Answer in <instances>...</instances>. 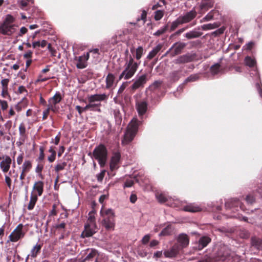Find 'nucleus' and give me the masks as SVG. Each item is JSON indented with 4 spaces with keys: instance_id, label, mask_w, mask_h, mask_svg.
I'll return each instance as SVG.
<instances>
[{
    "instance_id": "nucleus-1",
    "label": "nucleus",
    "mask_w": 262,
    "mask_h": 262,
    "mask_svg": "<svg viewBox=\"0 0 262 262\" xmlns=\"http://www.w3.org/2000/svg\"><path fill=\"white\" fill-rule=\"evenodd\" d=\"M140 62L135 61L133 57L130 55L127 56L124 65V70L119 76V80L124 79L128 80L134 76L140 65Z\"/></svg>"
},
{
    "instance_id": "nucleus-12",
    "label": "nucleus",
    "mask_w": 262,
    "mask_h": 262,
    "mask_svg": "<svg viewBox=\"0 0 262 262\" xmlns=\"http://www.w3.org/2000/svg\"><path fill=\"white\" fill-rule=\"evenodd\" d=\"M107 98V95L104 93L92 95L88 96L89 102L100 103L101 101L106 100Z\"/></svg>"
},
{
    "instance_id": "nucleus-40",
    "label": "nucleus",
    "mask_w": 262,
    "mask_h": 262,
    "mask_svg": "<svg viewBox=\"0 0 262 262\" xmlns=\"http://www.w3.org/2000/svg\"><path fill=\"white\" fill-rule=\"evenodd\" d=\"M32 167V164L30 161H25L22 166L23 172H26L30 170Z\"/></svg>"
},
{
    "instance_id": "nucleus-9",
    "label": "nucleus",
    "mask_w": 262,
    "mask_h": 262,
    "mask_svg": "<svg viewBox=\"0 0 262 262\" xmlns=\"http://www.w3.org/2000/svg\"><path fill=\"white\" fill-rule=\"evenodd\" d=\"M156 198L157 200L161 203H166L167 202V204L168 205H170L171 207H178V204L179 203V201L178 200H174L173 203L172 204H169L168 203V199L170 200L171 198H168L166 195L164 193H157L156 194Z\"/></svg>"
},
{
    "instance_id": "nucleus-4",
    "label": "nucleus",
    "mask_w": 262,
    "mask_h": 262,
    "mask_svg": "<svg viewBox=\"0 0 262 262\" xmlns=\"http://www.w3.org/2000/svg\"><path fill=\"white\" fill-rule=\"evenodd\" d=\"M94 158L97 160L101 167L105 166L107 159V151L103 145L96 147L93 152Z\"/></svg>"
},
{
    "instance_id": "nucleus-45",
    "label": "nucleus",
    "mask_w": 262,
    "mask_h": 262,
    "mask_svg": "<svg viewBox=\"0 0 262 262\" xmlns=\"http://www.w3.org/2000/svg\"><path fill=\"white\" fill-rule=\"evenodd\" d=\"M66 165L67 163L64 162L57 164L55 167V170L56 172H58L61 170H63Z\"/></svg>"
},
{
    "instance_id": "nucleus-49",
    "label": "nucleus",
    "mask_w": 262,
    "mask_h": 262,
    "mask_svg": "<svg viewBox=\"0 0 262 262\" xmlns=\"http://www.w3.org/2000/svg\"><path fill=\"white\" fill-rule=\"evenodd\" d=\"M0 107L2 111H5L8 108V102L6 100L0 99Z\"/></svg>"
},
{
    "instance_id": "nucleus-5",
    "label": "nucleus",
    "mask_w": 262,
    "mask_h": 262,
    "mask_svg": "<svg viewBox=\"0 0 262 262\" xmlns=\"http://www.w3.org/2000/svg\"><path fill=\"white\" fill-rule=\"evenodd\" d=\"M89 59V53H84L79 56H74L73 61L78 69H83L88 66L87 61Z\"/></svg>"
},
{
    "instance_id": "nucleus-21",
    "label": "nucleus",
    "mask_w": 262,
    "mask_h": 262,
    "mask_svg": "<svg viewBox=\"0 0 262 262\" xmlns=\"http://www.w3.org/2000/svg\"><path fill=\"white\" fill-rule=\"evenodd\" d=\"M214 2L213 0H202L200 5V9L201 11L208 10L213 6Z\"/></svg>"
},
{
    "instance_id": "nucleus-43",
    "label": "nucleus",
    "mask_w": 262,
    "mask_h": 262,
    "mask_svg": "<svg viewBox=\"0 0 262 262\" xmlns=\"http://www.w3.org/2000/svg\"><path fill=\"white\" fill-rule=\"evenodd\" d=\"M220 65L218 63L215 64L211 67V72L212 74H217L220 71Z\"/></svg>"
},
{
    "instance_id": "nucleus-52",
    "label": "nucleus",
    "mask_w": 262,
    "mask_h": 262,
    "mask_svg": "<svg viewBox=\"0 0 262 262\" xmlns=\"http://www.w3.org/2000/svg\"><path fill=\"white\" fill-rule=\"evenodd\" d=\"M50 78V77H43L41 74H39L38 76V78L36 80L35 82L38 83V82H41L46 81L48 80H49Z\"/></svg>"
},
{
    "instance_id": "nucleus-24",
    "label": "nucleus",
    "mask_w": 262,
    "mask_h": 262,
    "mask_svg": "<svg viewBox=\"0 0 262 262\" xmlns=\"http://www.w3.org/2000/svg\"><path fill=\"white\" fill-rule=\"evenodd\" d=\"M102 224L107 230H113L115 226L114 219L104 218Z\"/></svg>"
},
{
    "instance_id": "nucleus-2",
    "label": "nucleus",
    "mask_w": 262,
    "mask_h": 262,
    "mask_svg": "<svg viewBox=\"0 0 262 262\" xmlns=\"http://www.w3.org/2000/svg\"><path fill=\"white\" fill-rule=\"evenodd\" d=\"M15 18L10 14L6 15L3 22L0 25V33L7 36H12L17 30V25L14 24Z\"/></svg>"
},
{
    "instance_id": "nucleus-15",
    "label": "nucleus",
    "mask_w": 262,
    "mask_h": 262,
    "mask_svg": "<svg viewBox=\"0 0 262 262\" xmlns=\"http://www.w3.org/2000/svg\"><path fill=\"white\" fill-rule=\"evenodd\" d=\"M117 83L115 81L114 75L112 73H108L105 78V89H114L116 86Z\"/></svg>"
},
{
    "instance_id": "nucleus-18",
    "label": "nucleus",
    "mask_w": 262,
    "mask_h": 262,
    "mask_svg": "<svg viewBox=\"0 0 262 262\" xmlns=\"http://www.w3.org/2000/svg\"><path fill=\"white\" fill-rule=\"evenodd\" d=\"M11 164V158L6 156L3 157V160L1 162L0 167L4 172H6L8 171L10 169V165Z\"/></svg>"
},
{
    "instance_id": "nucleus-16",
    "label": "nucleus",
    "mask_w": 262,
    "mask_h": 262,
    "mask_svg": "<svg viewBox=\"0 0 262 262\" xmlns=\"http://www.w3.org/2000/svg\"><path fill=\"white\" fill-rule=\"evenodd\" d=\"M136 109L139 116H142L147 111V103L145 101H139L136 102Z\"/></svg>"
},
{
    "instance_id": "nucleus-35",
    "label": "nucleus",
    "mask_w": 262,
    "mask_h": 262,
    "mask_svg": "<svg viewBox=\"0 0 262 262\" xmlns=\"http://www.w3.org/2000/svg\"><path fill=\"white\" fill-rule=\"evenodd\" d=\"M172 231V229L171 226L168 225L166 227H165L164 229H163V230L159 234V236L168 235L171 234Z\"/></svg>"
},
{
    "instance_id": "nucleus-44",
    "label": "nucleus",
    "mask_w": 262,
    "mask_h": 262,
    "mask_svg": "<svg viewBox=\"0 0 262 262\" xmlns=\"http://www.w3.org/2000/svg\"><path fill=\"white\" fill-rule=\"evenodd\" d=\"M167 25L164 26L163 27L160 28L159 30H158L156 32H155L154 33V35L155 36H159L162 35V34H163L164 33H165L166 32V31L167 30Z\"/></svg>"
},
{
    "instance_id": "nucleus-25",
    "label": "nucleus",
    "mask_w": 262,
    "mask_h": 262,
    "mask_svg": "<svg viewBox=\"0 0 262 262\" xmlns=\"http://www.w3.org/2000/svg\"><path fill=\"white\" fill-rule=\"evenodd\" d=\"M183 209L185 211L195 212L201 211V208L196 204H189L185 206Z\"/></svg>"
},
{
    "instance_id": "nucleus-11",
    "label": "nucleus",
    "mask_w": 262,
    "mask_h": 262,
    "mask_svg": "<svg viewBox=\"0 0 262 262\" xmlns=\"http://www.w3.org/2000/svg\"><path fill=\"white\" fill-rule=\"evenodd\" d=\"M120 159V154L119 152H115L111 158L110 168L112 171L115 170L119 167V163Z\"/></svg>"
},
{
    "instance_id": "nucleus-55",
    "label": "nucleus",
    "mask_w": 262,
    "mask_h": 262,
    "mask_svg": "<svg viewBox=\"0 0 262 262\" xmlns=\"http://www.w3.org/2000/svg\"><path fill=\"white\" fill-rule=\"evenodd\" d=\"M105 170H102L99 173H98L97 175V180L98 181L101 182L102 181V180L104 178V174H105Z\"/></svg>"
},
{
    "instance_id": "nucleus-13",
    "label": "nucleus",
    "mask_w": 262,
    "mask_h": 262,
    "mask_svg": "<svg viewBox=\"0 0 262 262\" xmlns=\"http://www.w3.org/2000/svg\"><path fill=\"white\" fill-rule=\"evenodd\" d=\"M196 16V12L193 9L191 11L186 13L183 15H181L180 17L183 24H186L190 22Z\"/></svg>"
},
{
    "instance_id": "nucleus-38",
    "label": "nucleus",
    "mask_w": 262,
    "mask_h": 262,
    "mask_svg": "<svg viewBox=\"0 0 262 262\" xmlns=\"http://www.w3.org/2000/svg\"><path fill=\"white\" fill-rule=\"evenodd\" d=\"M89 104L91 105L90 111L100 112V109L99 108L100 105V103L89 102Z\"/></svg>"
},
{
    "instance_id": "nucleus-57",
    "label": "nucleus",
    "mask_w": 262,
    "mask_h": 262,
    "mask_svg": "<svg viewBox=\"0 0 262 262\" xmlns=\"http://www.w3.org/2000/svg\"><path fill=\"white\" fill-rule=\"evenodd\" d=\"M5 182L6 183L7 186L10 188L11 186V180L9 176H8L7 174L5 175Z\"/></svg>"
},
{
    "instance_id": "nucleus-30",
    "label": "nucleus",
    "mask_w": 262,
    "mask_h": 262,
    "mask_svg": "<svg viewBox=\"0 0 262 262\" xmlns=\"http://www.w3.org/2000/svg\"><path fill=\"white\" fill-rule=\"evenodd\" d=\"M217 12L215 10H212L210 11L201 20V23L205 21H208L212 20L213 18V16L215 13Z\"/></svg>"
},
{
    "instance_id": "nucleus-10",
    "label": "nucleus",
    "mask_w": 262,
    "mask_h": 262,
    "mask_svg": "<svg viewBox=\"0 0 262 262\" xmlns=\"http://www.w3.org/2000/svg\"><path fill=\"white\" fill-rule=\"evenodd\" d=\"M96 224H87L84 226V231L82 233V237H90L96 232Z\"/></svg>"
},
{
    "instance_id": "nucleus-34",
    "label": "nucleus",
    "mask_w": 262,
    "mask_h": 262,
    "mask_svg": "<svg viewBox=\"0 0 262 262\" xmlns=\"http://www.w3.org/2000/svg\"><path fill=\"white\" fill-rule=\"evenodd\" d=\"M219 27V25L216 23L205 24L201 26L202 29L204 30H209L214 29Z\"/></svg>"
},
{
    "instance_id": "nucleus-60",
    "label": "nucleus",
    "mask_w": 262,
    "mask_h": 262,
    "mask_svg": "<svg viewBox=\"0 0 262 262\" xmlns=\"http://www.w3.org/2000/svg\"><path fill=\"white\" fill-rule=\"evenodd\" d=\"M24 154L23 153L19 154L17 158L16 161L18 165H20L23 161Z\"/></svg>"
},
{
    "instance_id": "nucleus-62",
    "label": "nucleus",
    "mask_w": 262,
    "mask_h": 262,
    "mask_svg": "<svg viewBox=\"0 0 262 262\" xmlns=\"http://www.w3.org/2000/svg\"><path fill=\"white\" fill-rule=\"evenodd\" d=\"M150 237L149 234L145 235L142 239V243L144 244H147L149 242Z\"/></svg>"
},
{
    "instance_id": "nucleus-8",
    "label": "nucleus",
    "mask_w": 262,
    "mask_h": 262,
    "mask_svg": "<svg viewBox=\"0 0 262 262\" xmlns=\"http://www.w3.org/2000/svg\"><path fill=\"white\" fill-rule=\"evenodd\" d=\"M10 82L9 78H4L1 81V95L3 98L10 97L8 85Z\"/></svg>"
},
{
    "instance_id": "nucleus-22",
    "label": "nucleus",
    "mask_w": 262,
    "mask_h": 262,
    "mask_svg": "<svg viewBox=\"0 0 262 262\" xmlns=\"http://www.w3.org/2000/svg\"><path fill=\"white\" fill-rule=\"evenodd\" d=\"M211 239L208 236H203L201 237L196 243L198 245L196 247L198 250H202L204 247H206L207 245L210 242Z\"/></svg>"
},
{
    "instance_id": "nucleus-41",
    "label": "nucleus",
    "mask_w": 262,
    "mask_h": 262,
    "mask_svg": "<svg viewBox=\"0 0 262 262\" xmlns=\"http://www.w3.org/2000/svg\"><path fill=\"white\" fill-rule=\"evenodd\" d=\"M95 212L92 211L89 213L88 224H95Z\"/></svg>"
},
{
    "instance_id": "nucleus-6",
    "label": "nucleus",
    "mask_w": 262,
    "mask_h": 262,
    "mask_svg": "<svg viewBox=\"0 0 262 262\" xmlns=\"http://www.w3.org/2000/svg\"><path fill=\"white\" fill-rule=\"evenodd\" d=\"M24 225L19 224L14 230L9 235L10 241L12 242H17L19 239L22 238L25 235V232L23 230Z\"/></svg>"
},
{
    "instance_id": "nucleus-20",
    "label": "nucleus",
    "mask_w": 262,
    "mask_h": 262,
    "mask_svg": "<svg viewBox=\"0 0 262 262\" xmlns=\"http://www.w3.org/2000/svg\"><path fill=\"white\" fill-rule=\"evenodd\" d=\"M193 58L194 57L192 55L190 54H185L179 56L174 61V62L176 64L188 63L192 61Z\"/></svg>"
},
{
    "instance_id": "nucleus-53",
    "label": "nucleus",
    "mask_w": 262,
    "mask_h": 262,
    "mask_svg": "<svg viewBox=\"0 0 262 262\" xmlns=\"http://www.w3.org/2000/svg\"><path fill=\"white\" fill-rule=\"evenodd\" d=\"M127 84H128L127 82H123L118 90V94H121L123 92V91L125 90V89L126 88V86H127Z\"/></svg>"
},
{
    "instance_id": "nucleus-29",
    "label": "nucleus",
    "mask_w": 262,
    "mask_h": 262,
    "mask_svg": "<svg viewBox=\"0 0 262 262\" xmlns=\"http://www.w3.org/2000/svg\"><path fill=\"white\" fill-rule=\"evenodd\" d=\"M37 200V195L35 194H33L32 193L30 196V200L28 205L27 208L29 210H32Z\"/></svg>"
},
{
    "instance_id": "nucleus-47",
    "label": "nucleus",
    "mask_w": 262,
    "mask_h": 262,
    "mask_svg": "<svg viewBox=\"0 0 262 262\" xmlns=\"http://www.w3.org/2000/svg\"><path fill=\"white\" fill-rule=\"evenodd\" d=\"M164 13L163 11L158 10L155 12V19L156 20H160L163 16Z\"/></svg>"
},
{
    "instance_id": "nucleus-50",
    "label": "nucleus",
    "mask_w": 262,
    "mask_h": 262,
    "mask_svg": "<svg viewBox=\"0 0 262 262\" xmlns=\"http://www.w3.org/2000/svg\"><path fill=\"white\" fill-rule=\"evenodd\" d=\"M18 129H19V135L22 136V137H24L25 135V133H26V127L24 125V124L21 123L19 126V128H18Z\"/></svg>"
},
{
    "instance_id": "nucleus-17",
    "label": "nucleus",
    "mask_w": 262,
    "mask_h": 262,
    "mask_svg": "<svg viewBox=\"0 0 262 262\" xmlns=\"http://www.w3.org/2000/svg\"><path fill=\"white\" fill-rule=\"evenodd\" d=\"M185 45V43L183 42H177L174 43L169 49V51H171L172 56H174L180 54Z\"/></svg>"
},
{
    "instance_id": "nucleus-27",
    "label": "nucleus",
    "mask_w": 262,
    "mask_h": 262,
    "mask_svg": "<svg viewBox=\"0 0 262 262\" xmlns=\"http://www.w3.org/2000/svg\"><path fill=\"white\" fill-rule=\"evenodd\" d=\"M33 190L37 192L38 196H40L43 190V183L42 181L36 182L33 186Z\"/></svg>"
},
{
    "instance_id": "nucleus-7",
    "label": "nucleus",
    "mask_w": 262,
    "mask_h": 262,
    "mask_svg": "<svg viewBox=\"0 0 262 262\" xmlns=\"http://www.w3.org/2000/svg\"><path fill=\"white\" fill-rule=\"evenodd\" d=\"M62 100V97L59 92H57L54 96L48 100V106L49 108H51V111L56 112L58 110V107L56 106V104L59 103Z\"/></svg>"
},
{
    "instance_id": "nucleus-46",
    "label": "nucleus",
    "mask_w": 262,
    "mask_h": 262,
    "mask_svg": "<svg viewBox=\"0 0 262 262\" xmlns=\"http://www.w3.org/2000/svg\"><path fill=\"white\" fill-rule=\"evenodd\" d=\"M170 79L173 81L178 80L179 78V72L178 71H174L170 74Z\"/></svg>"
},
{
    "instance_id": "nucleus-63",
    "label": "nucleus",
    "mask_w": 262,
    "mask_h": 262,
    "mask_svg": "<svg viewBox=\"0 0 262 262\" xmlns=\"http://www.w3.org/2000/svg\"><path fill=\"white\" fill-rule=\"evenodd\" d=\"M60 141V137L57 135L54 139H52L51 143H54L55 145H58Z\"/></svg>"
},
{
    "instance_id": "nucleus-23",
    "label": "nucleus",
    "mask_w": 262,
    "mask_h": 262,
    "mask_svg": "<svg viewBox=\"0 0 262 262\" xmlns=\"http://www.w3.org/2000/svg\"><path fill=\"white\" fill-rule=\"evenodd\" d=\"M178 242L179 244L180 248H184L187 246L189 244V239L186 234H181L178 238Z\"/></svg>"
},
{
    "instance_id": "nucleus-14",
    "label": "nucleus",
    "mask_w": 262,
    "mask_h": 262,
    "mask_svg": "<svg viewBox=\"0 0 262 262\" xmlns=\"http://www.w3.org/2000/svg\"><path fill=\"white\" fill-rule=\"evenodd\" d=\"M146 81L147 76L146 74L140 76L134 81V83L132 85V89L135 90L140 87L143 86L144 84L146 82Z\"/></svg>"
},
{
    "instance_id": "nucleus-58",
    "label": "nucleus",
    "mask_w": 262,
    "mask_h": 262,
    "mask_svg": "<svg viewBox=\"0 0 262 262\" xmlns=\"http://www.w3.org/2000/svg\"><path fill=\"white\" fill-rule=\"evenodd\" d=\"M246 201L248 203L252 204L254 202L255 199L252 195L249 194L247 196Z\"/></svg>"
},
{
    "instance_id": "nucleus-31",
    "label": "nucleus",
    "mask_w": 262,
    "mask_h": 262,
    "mask_svg": "<svg viewBox=\"0 0 262 262\" xmlns=\"http://www.w3.org/2000/svg\"><path fill=\"white\" fill-rule=\"evenodd\" d=\"M100 213L104 218L114 219L115 216L114 212L112 209H108L104 212L101 211Z\"/></svg>"
},
{
    "instance_id": "nucleus-56",
    "label": "nucleus",
    "mask_w": 262,
    "mask_h": 262,
    "mask_svg": "<svg viewBox=\"0 0 262 262\" xmlns=\"http://www.w3.org/2000/svg\"><path fill=\"white\" fill-rule=\"evenodd\" d=\"M146 15H147V12L143 10L142 11V13L141 15V18L140 19L138 18L137 20L138 21L141 20H143L144 22L146 21Z\"/></svg>"
},
{
    "instance_id": "nucleus-59",
    "label": "nucleus",
    "mask_w": 262,
    "mask_h": 262,
    "mask_svg": "<svg viewBox=\"0 0 262 262\" xmlns=\"http://www.w3.org/2000/svg\"><path fill=\"white\" fill-rule=\"evenodd\" d=\"M32 54V51H31V50H28L27 52H26V53L24 54V57L25 58L31 59Z\"/></svg>"
},
{
    "instance_id": "nucleus-32",
    "label": "nucleus",
    "mask_w": 262,
    "mask_h": 262,
    "mask_svg": "<svg viewBox=\"0 0 262 262\" xmlns=\"http://www.w3.org/2000/svg\"><path fill=\"white\" fill-rule=\"evenodd\" d=\"M87 53H89V57L91 55L93 61H96L99 57V49L97 48L89 50Z\"/></svg>"
},
{
    "instance_id": "nucleus-26",
    "label": "nucleus",
    "mask_w": 262,
    "mask_h": 262,
    "mask_svg": "<svg viewBox=\"0 0 262 262\" xmlns=\"http://www.w3.org/2000/svg\"><path fill=\"white\" fill-rule=\"evenodd\" d=\"M162 47V45L160 43L157 45L154 48H153V49L150 52H149V53L147 56V59H148V60L152 59L161 50Z\"/></svg>"
},
{
    "instance_id": "nucleus-42",
    "label": "nucleus",
    "mask_w": 262,
    "mask_h": 262,
    "mask_svg": "<svg viewBox=\"0 0 262 262\" xmlns=\"http://www.w3.org/2000/svg\"><path fill=\"white\" fill-rule=\"evenodd\" d=\"M199 78V76L198 74H192L190 76H189L188 77H187L185 80V82L187 83L188 82H193L196 80H197Z\"/></svg>"
},
{
    "instance_id": "nucleus-48",
    "label": "nucleus",
    "mask_w": 262,
    "mask_h": 262,
    "mask_svg": "<svg viewBox=\"0 0 262 262\" xmlns=\"http://www.w3.org/2000/svg\"><path fill=\"white\" fill-rule=\"evenodd\" d=\"M28 30V29L25 27H21L19 29L18 33H17V37H19L23 36L24 34L27 33Z\"/></svg>"
},
{
    "instance_id": "nucleus-54",
    "label": "nucleus",
    "mask_w": 262,
    "mask_h": 262,
    "mask_svg": "<svg viewBox=\"0 0 262 262\" xmlns=\"http://www.w3.org/2000/svg\"><path fill=\"white\" fill-rule=\"evenodd\" d=\"M44 148L43 146H40L39 147V156L38 157V159L41 161L44 159Z\"/></svg>"
},
{
    "instance_id": "nucleus-28",
    "label": "nucleus",
    "mask_w": 262,
    "mask_h": 262,
    "mask_svg": "<svg viewBox=\"0 0 262 262\" xmlns=\"http://www.w3.org/2000/svg\"><path fill=\"white\" fill-rule=\"evenodd\" d=\"M202 33L196 30H193L190 31L185 34V36L187 39H192L197 38L202 35Z\"/></svg>"
},
{
    "instance_id": "nucleus-39",
    "label": "nucleus",
    "mask_w": 262,
    "mask_h": 262,
    "mask_svg": "<svg viewBox=\"0 0 262 262\" xmlns=\"http://www.w3.org/2000/svg\"><path fill=\"white\" fill-rule=\"evenodd\" d=\"M143 54V49L142 47L139 46L138 47L136 50V59L137 60H140L142 57V56Z\"/></svg>"
},
{
    "instance_id": "nucleus-37",
    "label": "nucleus",
    "mask_w": 262,
    "mask_h": 262,
    "mask_svg": "<svg viewBox=\"0 0 262 262\" xmlns=\"http://www.w3.org/2000/svg\"><path fill=\"white\" fill-rule=\"evenodd\" d=\"M245 62L246 64L250 67H253L256 63L255 59L252 58L249 56H247L245 58Z\"/></svg>"
},
{
    "instance_id": "nucleus-36",
    "label": "nucleus",
    "mask_w": 262,
    "mask_h": 262,
    "mask_svg": "<svg viewBox=\"0 0 262 262\" xmlns=\"http://www.w3.org/2000/svg\"><path fill=\"white\" fill-rule=\"evenodd\" d=\"M183 24L180 17H179L178 18L173 21L171 25L170 29L171 31L175 30L179 25Z\"/></svg>"
},
{
    "instance_id": "nucleus-19",
    "label": "nucleus",
    "mask_w": 262,
    "mask_h": 262,
    "mask_svg": "<svg viewBox=\"0 0 262 262\" xmlns=\"http://www.w3.org/2000/svg\"><path fill=\"white\" fill-rule=\"evenodd\" d=\"M180 249L179 245H174L171 249L165 251L164 255L165 257L169 258L174 257L177 255Z\"/></svg>"
},
{
    "instance_id": "nucleus-3",
    "label": "nucleus",
    "mask_w": 262,
    "mask_h": 262,
    "mask_svg": "<svg viewBox=\"0 0 262 262\" xmlns=\"http://www.w3.org/2000/svg\"><path fill=\"white\" fill-rule=\"evenodd\" d=\"M139 125V122L137 118H134L132 120L128 125L123 139L122 141L123 144H127L133 140L137 133Z\"/></svg>"
},
{
    "instance_id": "nucleus-51",
    "label": "nucleus",
    "mask_w": 262,
    "mask_h": 262,
    "mask_svg": "<svg viewBox=\"0 0 262 262\" xmlns=\"http://www.w3.org/2000/svg\"><path fill=\"white\" fill-rule=\"evenodd\" d=\"M96 255V250H92L91 252L89 253L85 257L84 260H90L91 258H93Z\"/></svg>"
},
{
    "instance_id": "nucleus-61",
    "label": "nucleus",
    "mask_w": 262,
    "mask_h": 262,
    "mask_svg": "<svg viewBox=\"0 0 262 262\" xmlns=\"http://www.w3.org/2000/svg\"><path fill=\"white\" fill-rule=\"evenodd\" d=\"M31 0H21L19 2V4L21 7L22 8H24V7H26L30 1Z\"/></svg>"
},
{
    "instance_id": "nucleus-33",
    "label": "nucleus",
    "mask_w": 262,
    "mask_h": 262,
    "mask_svg": "<svg viewBox=\"0 0 262 262\" xmlns=\"http://www.w3.org/2000/svg\"><path fill=\"white\" fill-rule=\"evenodd\" d=\"M41 248V246L39 244H36L35 246L33 247V248L32 249L30 255L32 257H35L37 253L40 251Z\"/></svg>"
},
{
    "instance_id": "nucleus-64",
    "label": "nucleus",
    "mask_w": 262,
    "mask_h": 262,
    "mask_svg": "<svg viewBox=\"0 0 262 262\" xmlns=\"http://www.w3.org/2000/svg\"><path fill=\"white\" fill-rule=\"evenodd\" d=\"M161 84H162V81H159V80L155 81L152 84V85H151V88L153 87L154 88H157L159 87Z\"/></svg>"
}]
</instances>
